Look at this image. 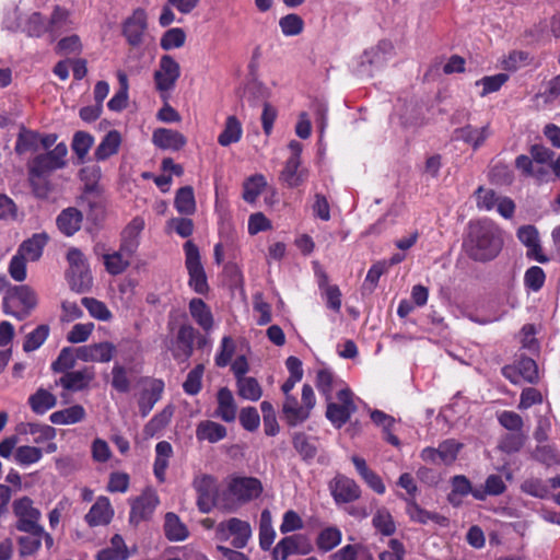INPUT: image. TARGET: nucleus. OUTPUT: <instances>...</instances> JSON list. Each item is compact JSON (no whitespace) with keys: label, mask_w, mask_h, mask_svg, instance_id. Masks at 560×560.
Masks as SVG:
<instances>
[{"label":"nucleus","mask_w":560,"mask_h":560,"mask_svg":"<svg viewBox=\"0 0 560 560\" xmlns=\"http://www.w3.org/2000/svg\"><path fill=\"white\" fill-rule=\"evenodd\" d=\"M503 245V231L494 221L482 219L468 224L463 246L471 259L476 261L492 260L500 254Z\"/></svg>","instance_id":"1"},{"label":"nucleus","mask_w":560,"mask_h":560,"mask_svg":"<svg viewBox=\"0 0 560 560\" xmlns=\"http://www.w3.org/2000/svg\"><path fill=\"white\" fill-rule=\"evenodd\" d=\"M45 150H49L47 154L36 156L30 165L31 183L37 196L46 195V188L37 186L36 180L52 170L62 167L66 163L65 159L68 149L63 142H59L54 149L50 150L51 144L55 142H40Z\"/></svg>","instance_id":"2"},{"label":"nucleus","mask_w":560,"mask_h":560,"mask_svg":"<svg viewBox=\"0 0 560 560\" xmlns=\"http://www.w3.org/2000/svg\"><path fill=\"white\" fill-rule=\"evenodd\" d=\"M315 405L316 397L312 386L304 384L300 400L294 395H288L284 398L282 404L283 418L289 425L295 427L310 418Z\"/></svg>","instance_id":"3"},{"label":"nucleus","mask_w":560,"mask_h":560,"mask_svg":"<svg viewBox=\"0 0 560 560\" xmlns=\"http://www.w3.org/2000/svg\"><path fill=\"white\" fill-rule=\"evenodd\" d=\"M3 26L10 31H22L30 37L47 35V19L39 12H32L22 18L19 9L9 11L3 20Z\"/></svg>","instance_id":"4"},{"label":"nucleus","mask_w":560,"mask_h":560,"mask_svg":"<svg viewBox=\"0 0 560 560\" xmlns=\"http://www.w3.org/2000/svg\"><path fill=\"white\" fill-rule=\"evenodd\" d=\"M37 296L27 285H16L10 289L4 298V312L19 319L25 318L36 306Z\"/></svg>","instance_id":"5"},{"label":"nucleus","mask_w":560,"mask_h":560,"mask_svg":"<svg viewBox=\"0 0 560 560\" xmlns=\"http://www.w3.org/2000/svg\"><path fill=\"white\" fill-rule=\"evenodd\" d=\"M184 252L185 266L189 276L188 285L198 294H207L209 284L198 247L191 241H188L184 245Z\"/></svg>","instance_id":"6"},{"label":"nucleus","mask_w":560,"mask_h":560,"mask_svg":"<svg viewBox=\"0 0 560 560\" xmlns=\"http://www.w3.org/2000/svg\"><path fill=\"white\" fill-rule=\"evenodd\" d=\"M129 504V523L138 526L140 523L152 518L160 504V498L154 488L147 487L139 495L130 498Z\"/></svg>","instance_id":"7"},{"label":"nucleus","mask_w":560,"mask_h":560,"mask_svg":"<svg viewBox=\"0 0 560 560\" xmlns=\"http://www.w3.org/2000/svg\"><path fill=\"white\" fill-rule=\"evenodd\" d=\"M179 77V63L172 56L163 55L153 74L156 91L160 92L163 97H168Z\"/></svg>","instance_id":"8"},{"label":"nucleus","mask_w":560,"mask_h":560,"mask_svg":"<svg viewBox=\"0 0 560 560\" xmlns=\"http://www.w3.org/2000/svg\"><path fill=\"white\" fill-rule=\"evenodd\" d=\"M262 485L254 477H233L229 480L226 495L238 505L257 499L262 492Z\"/></svg>","instance_id":"9"},{"label":"nucleus","mask_w":560,"mask_h":560,"mask_svg":"<svg viewBox=\"0 0 560 560\" xmlns=\"http://www.w3.org/2000/svg\"><path fill=\"white\" fill-rule=\"evenodd\" d=\"M476 205L479 210L491 211L494 208L505 219H511L515 212L514 201L505 196H498L493 189L480 186L476 192Z\"/></svg>","instance_id":"10"},{"label":"nucleus","mask_w":560,"mask_h":560,"mask_svg":"<svg viewBox=\"0 0 560 560\" xmlns=\"http://www.w3.org/2000/svg\"><path fill=\"white\" fill-rule=\"evenodd\" d=\"M338 402L330 399L327 402L326 417L337 428L342 427L355 411L353 394L348 386H342L337 393Z\"/></svg>","instance_id":"11"},{"label":"nucleus","mask_w":560,"mask_h":560,"mask_svg":"<svg viewBox=\"0 0 560 560\" xmlns=\"http://www.w3.org/2000/svg\"><path fill=\"white\" fill-rule=\"evenodd\" d=\"M69 271L68 278L72 289L78 292L86 291L92 285V276L83 254L72 248L68 252Z\"/></svg>","instance_id":"12"},{"label":"nucleus","mask_w":560,"mask_h":560,"mask_svg":"<svg viewBox=\"0 0 560 560\" xmlns=\"http://www.w3.org/2000/svg\"><path fill=\"white\" fill-rule=\"evenodd\" d=\"M289 149L291 156L288 159L284 168L280 173V180L290 188H296L306 182L308 177V170L301 167V143L291 142L289 144Z\"/></svg>","instance_id":"13"},{"label":"nucleus","mask_w":560,"mask_h":560,"mask_svg":"<svg viewBox=\"0 0 560 560\" xmlns=\"http://www.w3.org/2000/svg\"><path fill=\"white\" fill-rule=\"evenodd\" d=\"M215 534L220 540H228L232 537V545L241 549L247 545L252 536V528L248 522L232 517L221 522L215 528Z\"/></svg>","instance_id":"14"},{"label":"nucleus","mask_w":560,"mask_h":560,"mask_svg":"<svg viewBox=\"0 0 560 560\" xmlns=\"http://www.w3.org/2000/svg\"><path fill=\"white\" fill-rule=\"evenodd\" d=\"M13 512L18 518L16 528L20 532H39L42 533V526L39 520L42 513L38 509L33 505V501L23 497L13 503Z\"/></svg>","instance_id":"15"},{"label":"nucleus","mask_w":560,"mask_h":560,"mask_svg":"<svg viewBox=\"0 0 560 560\" xmlns=\"http://www.w3.org/2000/svg\"><path fill=\"white\" fill-rule=\"evenodd\" d=\"M197 492V505L202 513H209L215 505L217 480L210 475L199 474L192 480Z\"/></svg>","instance_id":"16"},{"label":"nucleus","mask_w":560,"mask_h":560,"mask_svg":"<svg viewBox=\"0 0 560 560\" xmlns=\"http://www.w3.org/2000/svg\"><path fill=\"white\" fill-rule=\"evenodd\" d=\"M77 23L72 19V14L66 8L55 5L54 10L47 19V35L50 42H55L62 34L73 31Z\"/></svg>","instance_id":"17"},{"label":"nucleus","mask_w":560,"mask_h":560,"mask_svg":"<svg viewBox=\"0 0 560 560\" xmlns=\"http://www.w3.org/2000/svg\"><path fill=\"white\" fill-rule=\"evenodd\" d=\"M164 390V382L158 378H143L141 381V393L139 396V409L143 417H145L161 399Z\"/></svg>","instance_id":"18"},{"label":"nucleus","mask_w":560,"mask_h":560,"mask_svg":"<svg viewBox=\"0 0 560 560\" xmlns=\"http://www.w3.org/2000/svg\"><path fill=\"white\" fill-rule=\"evenodd\" d=\"M518 241L527 248L526 256L538 262L545 264L549 258L540 246L539 233L534 225H523L516 232Z\"/></svg>","instance_id":"19"},{"label":"nucleus","mask_w":560,"mask_h":560,"mask_svg":"<svg viewBox=\"0 0 560 560\" xmlns=\"http://www.w3.org/2000/svg\"><path fill=\"white\" fill-rule=\"evenodd\" d=\"M147 30V14L143 9H136L122 24V34L131 46H139Z\"/></svg>","instance_id":"20"},{"label":"nucleus","mask_w":560,"mask_h":560,"mask_svg":"<svg viewBox=\"0 0 560 560\" xmlns=\"http://www.w3.org/2000/svg\"><path fill=\"white\" fill-rule=\"evenodd\" d=\"M330 493L337 503H349L360 498L357 482L343 475H337L329 483Z\"/></svg>","instance_id":"21"},{"label":"nucleus","mask_w":560,"mask_h":560,"mask_svg":"<svg viewBox=\"0 0 560 560\" xmlns=\"http://www.w3.org/2000/svg\"><path fill=\"white\" fill-rule=\"evenodd\" d=\"M115 353V345L108 341L86 345L77 350L78 359L84 362H109Z\"/></svg>","instance_id":"22"},{"label":"nucleus","mask_w":560,"mask_h":560,"mask_svg":"<svg viewBox=\"0 0 560 560\" xmlns=\"http://www.w3.org/2000/svg\"><path fill=\"white\" fill-rule=\"evenodd\" d=\"M114 517V509L107 497L101 495L85 514V522L94 526H104L110 523Z\"/></svg>","instance_id":"23"},{"label":"nucleus","mask_w":560,"mask_h":560,"mask_svg":"<svg viewBox=\"0 0 560 560\" xmlns=\"http://www.w3.org/2000/svg\"><path fill=\"white\" fill-rule=\"evenodd\" d=\"M145 226V221L142 217L133 218L121 232V250L127 256H133L138 246L140 234Z\"/></svg>","instance_id":"24"},{"label":"nucleus","mask_w":560,"mask_h":560,"mask_svg":"<svg viewBox=\"0 0 560 560\" xmlns=\"http://www.w3.org/2000/svg\"><path fill=\"white\" fill-rule=\"evenodd\" d=\"M315 385L326 401L332 399V392L339 390L346 384L339 380L329 369L322 368L316 372Z\"/></svg>","instance_id":"25"},{"label":"nucleus","mask_w":560,"mask_h":560,"mask_svg":"<svg viewBox=\"0 0 560 560\" xmlns=\"http://www.w3.org/2000/svg\"><path fill=\"white\" fill-rule=\"evenodd\" d=\"M188 310L191 318L199 325L205 331L212 329L214 320L210 307L206 302L199 298H194L188 304Z\"/></svg>","instance_id":"26"},{"label":"nucleus","mask_w":560,"mask_h":560,"mask_svg":"<svg viewBox=\"0 0 560 560\" xmlns=\"http://www.w3.org/2000/svg\"><path fill=\"white\" fill-rule=\"evenodd\" d=\"M226 436V428L212 420L200 421L196 427V438L199 442L218 443Z\"/></svg>","instance_id":"27"},{"label":"nucleus","mask_w":560,"mask_h":560,"mask_svg":"<svg viewBox=\"0 0 560 560\" xmlns=\"http://www.w3.org/2000/svg\"><path fill=\"white\" fill-rule=\"evenodd\" d=\"M129 557V549L119 534H115L109 546L101 549L95 556L96 560H127Z\"/></svg>","instance_id":"28"},{"label":"nucleus","mask_w":560,"mask_h":560,"mask_svg":"<svg viewBox=\"0 0 560 560\" xmlns=\"http://www.w3.org/2000/svg\"><path fill=\"white\" fill-rule=\"evenodd\" d=\"M173 456V447L167 441H161L155 445V459L153 472L160 482L165 481L170 458Z\"/></svg>","instance_id":"29"},{"label":"nucleus","mask_w":560,"mask_h":560,"mask_svg":"<svg viewBox=\"0 0 560 560\" xmlns=\"http://www.w3.org/2000/svg\"><path fill=\"white\" fill-rule=\"evenodd\" d=\"M94 373L91 369H84L82 371L68 372L60 377L58 384L68 390H81L88 387L90 382L93 380Z\"/></svg>","instance_id":"30"},{"label":"nucleus","mask_w":560,"mask_h":560,"mask_svg":"<svg viewBox=\"0 0 560 560\" xmlns=\"http://www.w3.org/2000/svg\"><path fill=\"white\" fill-rule=\"evenodd\" d=\"M85 416V409L81 405H73L50 413L49 420L57 425H69L83 421Z\"/></svg>","instance_id":"31"},{"label":"nucleus","mask_w":560,"mask_h":560,"mask_svg":"<svg viewBox=\"0 0 560 560\" xmlns=\"http://www.w3.org/2000/svg\"><path fill=\"white\" fill-rule=\"evenodd\" d=\"M515 166L524 176L533 177L538 184L549 179V171L542 164L534 165L533 160L527 155H520L515 160Z\"/></svg>","instance_id":"32"},{"label":"nucleus","mask_w":560,"mask_h":560,"mask_svg":"<svg viewBox=\"0 0 560 560\" xmlns=\"http://www.w3.org/2000/svg\"><path fill=\"white\" fill-rule=\"evenodd\" d=\"M218 408L215 416L225 422H232L236 418V405L232 392L222 387L218 392Z\"/></svg>","instance_id":"33"},{"label":"nucleus","mask_w":560,"mask_h":560,"mask_svg":"<svg viewBox=\"0 0 560 560\" xmlns=\"http://www.w3.org/2000/svg\"><path fill=\"white\" fill-rule=\"evenodd\" d=\"M302 536L293 535L282 538L273 549L276 560H287L291 555L305 553L306 549L301 548Z\"/></svg>","instance_id":"34"},{"label":"nucleus","mask_w":560,"mask_h":560,"mask_svg":"<svg viewBox=\"0 0 560 560\" xmlns=\"http://www.w3.org/2000/svg\"><path fill=\"white\" fill-rule=\"evenodd\" d=\"M46 243L47 236L45 234H35L21 244L18 254L28 261H35L42 256Z\"/></svg>","instance_id":"35"},{"label":"nucleus","mask_w":560,"mask_h":560,"mask_svg":"<svg viewBox=\"0 0 560 560\" xmlns=\"http://www.w3.org/2000/svg\"><path fill=\"white\" fill-rule=\"evenodd\" d=\"M81 222L82 213L74 208L63 210L57 218L59 230L67 236H71L79 231Z\"/></svg>","instance_id":"36"},{"label":"nucleus","mask_w":560,"mask_h":560,"mask_svg":"<svg viewBox=\"0 0 560 560\" xmlns=\"http://www.w3.org/2000/svg\"><path fill=\"white\" fill-rule=\"evenodd\" d=\"M266 187L267 179L264 175H252L243 183L242 198L248 203H254Z\"/></svg>","instance_id":"37"},{"label":"nucleus","mask_w":560,"mask_h":560,"mask_svg":"<svg viewBox=\"0 0 560 560\" xmlns=\"http://www.w3.org/2000/svg\"><path fill=\"white\" fill-rule=\"evenodd\" d=\"M174 207L180 214L191 215L196 212L197 205L192 187L185 186L176 191Z\"/></svg>","instance_id":"38"},{"label":"nucleus","mask_w":560,"mask_h":560,"mask_svg":"<svg viewBox=\"0 0 560 560\" xmlns=\"http://www.w3.org/2000/svg\"><path fill=\"white\" fill-rule=\"evenodd\" d=\"M31 409L38 415H43L57 404L56 396L47 389L39 388L28 397Z\"/></svg>","instance_id":"39"},{"label":"nucleus","mask_w":560,"mask_h":560,"mask_svg":"<svg viewBox=\"0 0 560 560\" xmlns=\"http://www.w3.org/2000/svg\"><path fill=\"white\" fill-rule=\"evenodd\" d=\"M131 257L132 256H127L125 252L121 250V247H119L117 252L105 254L103 261L106 271L113 276L122 273L129 267Z\"/></svg>","instance_id":"40"},{"label":"nucleus","mask_w":560,"mask_h":560,"mask_svg":"<svg viewBox=\"0 0 560 560\" xmlns=\"http://www.w3.org/2000/svg\"><path fill=\"white\" fill-rule=\"evenodd\" d=\"M240 397L250 401H257L262 395V388L258 381L252 376L240 377L236 381Z\"/></svg>","instance_id":"41"},{"label":"nucleus","mask_w":560,"mask_h":560,"mask_svg":"<svg viewBox=\"0 0 560 560\" xmlns=\"http://www.w3.org/2000/svg\"><path fill=\"white\" fill-rule=\"evenodd\" d=\"M164 532L167 539L172 541L185 540L188 537V529L174 513L165 515Z\"/></svg>","instance_id":"42"},{"label":"nucleus","mask_w":560,"mask_h":560,"mask_svg":"<svg viewBox=\"0 0 560 560\" xmlns=\"http://www.w3.org/2000/svg\"><path fill=\"white\" fill-rule=\"evenodd\" d=\"M407 513L412 521L427 524L428 522H434L441 526H446L448 524V520L440 514L431 513L422 508H420L413 501L408 503Z\"/></svg>","instance_id":"43"},{"label":"nucleus","mask_w":560,"mask_h":560,"mask_svg":"<svg viewBox=\"0 0 560 560\" xmlns=\"http://www.w3.org/2000/svg\"><path fill=\"white\" fill-rule=\"evenodd\" d=\"M452 491L447 495L448 502L458 506L462 504L463 498L470 493L471 483L470 481L463 475L454 476L451 480Z\"/></svg>","instance_id":"44"},{"label":"nucleus","mask_w":560,"mask_h":560,"mask_svg":"<svg viewBox=\"0 0 560 560\" xmlns=\"http://www.w3.org/2000/svg\"><path fill=\"white\" fill-rule=\"evenodd\" d=\"M372 524L374 528L385 536H390L396 530L392 514L385 508H378L373 514Z\"/></svg>","instance_id":"45"},{"label":"nucleus","mask_w":560,"mask_h":560,"mask_svg":"<svg viewBox=\"0 0 560 560\" xmlns=\"http://www.w3.org/2000/svg\"><path fill=\"white\" fill-rule=\"evenodd\" d=\"M342 534L335 526H329L320 530L317 536L316 545L320 551L327 552L337 547L341 541Z\"/></svg>","instance_id":"46"},{"label":"nucleus","mask_w":560,"mask_h":560,"mask_svg":"<svg viewBox=\"0 0 560 560\" xmlns=\"http://www.w3.org/2000/svg\"><path fill=\"white\" fill-rule=\"evenodd\" d=\"M28 535L18 539L19 551L22 557L33 556L42 547L43 532H26Z\"/></svg>","instance_id":"47"},{"label":"nucleus","mask_w":560,"mask_h":560,"mask_svg":"<svg viewBox=\"0 0 560 560\" xmlns=\"http://www.w3.org/2000/svg\"><path fill=\"white\" fill-rule=\"evenodd\" d=\"M42 457L43 452L36 446L22 445L16 447L14 452V460L21 466H30L38 463Z\"/></svg>","instance_id":"48"},{"label":"nucleus","mask_w":560,"mask_h":560,"mask_svg":"<svg viewBox=\"0 0 560 560\" xmlns=\"http://www.w3.org/2000/svg\"><path fill=\"white\" fill-rule=\"evenodd\" d=\"M82 305L88 310L89 314L97 320L108 322L113 317L106 304L94 298H83Z\"/></svg>","instance_id":"49"},{"label":"nucleus","mask_w":560,"mask_h":560,"mask_svg":"<svg viewBox=\"0 0 560 560\" xmlns=\"http://www.w3.org/2000/svg\"><path fill=\"white\" fill-rule=\"evenodd\" d=\"M276 533L271 526V517L269 511L261 513V522L259 528V545L262 550H269L273 544Z\"/></svg>","instance_id":"50"},{"label":"nucleus","mask_w":560,"mask_h":560,"mask_svg":"<svg viewBox=\"0 0 560 560\" xmlns=\"http://www.w3.org/2000/svg\"><path fill=\"white\" fill-rule=\"evenodd\" d=\"M279 26L284 36H296L302 33L304 22L300 15L290 13L279 20Z\"/></svg>","instance_id":"51"},{"label":"nucleus","mask_w":560,"mask_h":560,"mask_svg":"<svg viewBox=\"0 0 560 560\" xmlns=\"http://www.w3.org/2000/svg\"><path fill=\"white\" fill-rule=\"evenodd\" d=\"M49 334V328L46 325H40L35 328L32 332H30L25 341L23 343V350L25 352H31L38 349L47 339Z\"/></svg>","instance_id":"52"},{"label":"nucleus","mask_w":560,"mask_h":560,"mask_svg":"<svg viewBox=\"0 0 560 560\" xmlns=\"http://www.w3.org/2000/svg\"><path fill=\"white\" fill-rule=\"evenodd\" d=\"M293 446L304 459L314 458L317 452L314 441L304 433H296L294 435Z\"/></svg>","instance_id":"53"},{"label":"nucleus","mask_w":560,"mask_h":560,"mask_svg":"<svg viewBox=\"0 0 560 560\" xmlns=\"http://www.w3.org/2000/svg\"><path fill=\"white\" fill-rule=\"evenodd\" d=\"M186 35L182 28L174 27L164 33L161 38V47L164 50L179 48L185 44Z\"/></svg>","instance_id":"54"},{"label":"nucleus","mask_w":560,"mask_h":560,"mask_svg":"<svg viewBox=\"0 0 560 560\" xmlns=\"http://www.w3.org/2000/svg\"><path fill=\"white\" fill-rule=\"evenodd\" d=\"M319 287L323 290L327 306L339 313L341 310V292L339 288L335 284H329L327 280L320 282Z\"/></svg>","instance_id":"55"},{"label":"nucleus","mask_w":560,"mask_h":560,"mask_svg":"<svg viewBox=\"0 0 560 560\" xmlns=\"http://www.w3.org/2000/svg\"><path fill=\"white\" fill-rule=\"evenodd\" d=\"M515 364L518 368L523 381L534 384L538 382V366L536 362L530 358H521Z\"/></svg>","instance_id":"56"},{"label":"nucleus","mask_w":560,"mask_h":560,"mask_svg":"<svg viewBox=\"0 0 560 560\" xmlns=\"http://www.w3.org/2000/svg\"><path fill=\"white\" fill-rule=\"evenodd\" d=\"M545 281V271L538 266L528 268L524 275L525 287L534 292L539 291L544 287Z\"/></svg>","instance_id":"57"},{"label":"nucleus","mask_w":560,"mask_h":560,"mask_svg":"<svg viewBox=\"0 0 560 560\" xmlns=\"http://www.w3.org/2000/svg\"><path fill=\"white\" fill-rule=\"evenodd\" d=\"M172 418V411L164 409L159 415L154 416L144 427V433L147 436H154L161 430H163Z\"/></svg>","instance_id":"58"},{"label":"nucleus","mask_w":560,"mask_h":560,"mask_svg":"<svg viewBox=\"0 0 560 560\" xmlns=\"http://www.w3.org/2000/svg\"><path fill=\"white\" fill-rule=\"evenodd\" d=\"M460 447H462V445L459 443L455 442L454 440H447V441H444L443 443H441L439 445V447L436 448L439 458H440V463H443L446 465L452 464L456 459Z\"/></svg>","instance_id":"59"},{"label":"nucleus","mask_w":560,"mask_h":560,"mask_svg":"<svg viewBox=\"0 0 560 560\" xmlns=\"http://www.w3.org/2000/svg\"><path fill=\"white\" fill-rule=\"evenodd\" d=\"M509 75L505 73H498L490 77H483L481 80L477 81L476 84L482 85L481 96H486L490 93L497 92L501 89V86L508 81Z\"/></svg>","instance_id":"60"},{"label":"nucleus","mask_w":560,"mask_h":560,"mask_svg":"<svg viewBox=\"0 0 560 560\" xmlns=\"http://www.w3.org/2000/svg\"><path fill=\"white\" fill-rule=\"evenodd\" d=\"M203 375V366L197 365L192 369L188 375L186 381L183 384V388L188 395H196L201 389V380Z\"/></svg>","instance_id":"61"},{"label":"nucleus","mask_w":560,"mask_h":560,"mask_svg":"<svg viewBox=\"0 0 560 560\" xmlns=\"http://www.w3.org/2000/svg\"><path fill=\"white\" fill-rule=\"evenodd\" d=\"M82 49V44L78 35H70L61 38L56 45V54L71 55L79 54Z\"/></svg>","instance_id":"62"},{"label":"nucleus","mask_w":560,"mask_h":560,"mask_svg":"<svg viewBox=\"0 0 560 560\" xmlns=\"http://www.w3.org/2000/svg\"><path fill=\"white\" fill-rule=\"evenodd\" d=\"M94 329L93 323L75 324L68 332L67 339L71 343L84 342Z\"/></svg>","instance_id":"63"},{"label":"nucleus","mask_w":560,"mask_h":560,"mask_svg":"<svg viewBox=\"0 0 560 560\" xmlns=\"http://www.w3.org/2000/svg\"><path fill=\"white\" fill-rule=\"evenodd\" d=\"M272 225L270 220L262 213L256 212L249 215L248 218V233L250 235H256L259 232L271 230Z\"/></svg>","instance_id":"64"}]
</instances>
